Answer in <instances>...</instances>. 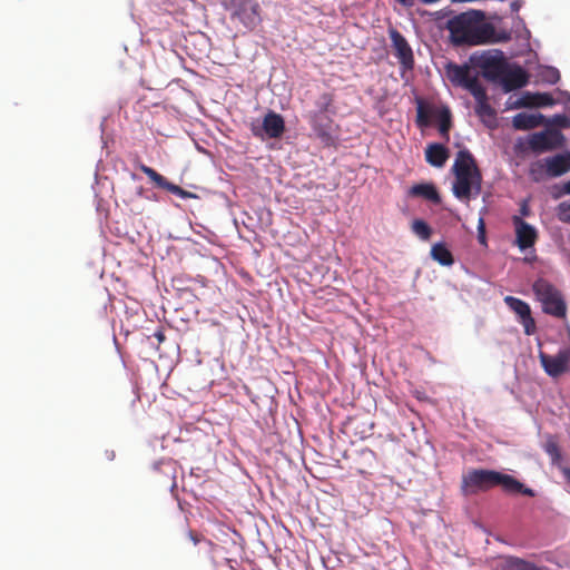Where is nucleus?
Wrapping results in <instances>:
<instances>
[{"mask_svg":"<svg viewBox=\"0 0 570 570\" xmlns=\"http://www.w3.org/2000/svg\"><path fill=\"white\" fill-rule=\"evenodd\" d=\"M481 11L462 12L446 22L451 42L454 46H476L488 42L493 35V27L483 21Z\"/></svg>","mask_w":570,"mask_h":570,"instance_id":"obj_1","label":"nucleus"},{"mask_svg":"<svg viewBox=\"0 0 570 570\" xmlns=\"http://www.w3.org/2000/svg\"><path fill=\"white\" fill-rule=\"evenodd\" d=\"M498 485L508 493H522L528 497L535 495L532 489L527 488L512 475L485 469H472L468 471L462 476L461 491L464 495H472L488 491Z\"/></svg>","mask_w":570,"mask_h":570,"instance_id":"obj_2","label":"nucleus"},{"mask_svg":"<svg viewBox=\"0 0 570 570\" xmlns=\"http://www.w3.org/2000/svg\"><path fill=\"white\" fill-rule=\"evenodd\" d=\"M452 171L455 177L452 191L458 199L470 200L471 197L481 193L482 175L474 157L468 149L456 154Z\"/></svg>","mask_w":570,"mask_h":570,"instance_id":"obj_3","label":"nucleus"},{"mask_svg":"<svg viewBox=\"0 0 570 570\" xmlns=\"http://www.w3.org/2000/svg\"><path fill=\"white\" fill-rule=\"evenodd\" d=\"M472 63L481 70L482 76L492 82H498L507 69V58L501 50L493 49L473 55Z\"/></svg>","mask_w":570,"mask_h":570,"instance_id":"obj_4","label":"nucleus"},{"mask_svg":"<svg viewBox=\"0 0 570 570\" xmlns=\"http://www.w3.org/2000/svg\"><path fill=\"white\" fill-rule=\"evenodd\" d=\"M533 292L542 304L544 313L556 317L566 315V303L560 292L547 279L539 278L533 284Z\"/></svg>","mask_w":570,"mask_h":570,"instance_id":"obj_5","label":"nucleus"},{"mask_svg":"<svg viewBox=\"0 0 570 570\" xmlns=\"http://www.w3.org/2000/svg\"><path fill=\"white\" fill-rule=\"evenodd\" d=\"M230 18L237 20L246 30H255L263 21L262 8L257 0H237L230 7Z\"/></svg>","mask_w":570,"mask_h":570,"instance_id":"obj_6","label":"nucleus"},{"mask_svg":"<svg viewBox=\"0 0 570 570\" xmlns=\"http://www.w3.org/2000/svg\"><path fill=\"white\" fill-rule=\"evenodd\" d=\"M446 78L453 86L462 87L471 92L474 86H481L478 76H471V68L469 65H458L455 62H448L444 66Z\"/></svg>","mask_w":570,"mask_h":570,"instance_id":"obj_7","label":"nucleus"},{"mask_svg":"<svg viewBox=\"0 0 570 570\" xmlns=\"http://www.w3.org/2000/svg\"><path fill=\"white\" fill-rule=\"evenodd\" d=\"M252 134L261 139L264 137L276 139L285 132V121L282 115L269 110L263 118L262 126L252 125Z\"/></svg>","mask_w":570,"mask_h":570,"instance_id":"obj_8","label":"nucleus"},{"mask_svg":"<svg viewBox=\"0 0 570 570\" xmlns=\"http://www.w3.org/2000/svg\"><path fill=\"white\" fill-rule=\"evenodd\" d=\"M394 56L397 58L400 65L404 70H411L414 67L413 51L406 39L396 29L389 30Z\"/></svg>","mask_w":570,"mask_h":570,"instance_id":"obj_9","label":"nucleus"},{"mask_svg":"<svg viewBox=\"0 0 570 570\" xmlns=\"http://www.w3.org/2000/svg\"><path fill=\"white\" fill-rule=\"evenodd\" d=\"M540 363L546 373L551 377H558L563 374L570 361V351L562 350L557 355H548L543 352L539 354Z\"/></svg>","mask_w":570,"mask_h":570,"instance_id":"obj_10","label":"nucleus"},{"mask_svg":"<svg viewBox=\"0 0 570 570\" xmlns=\"http://www.w3.org/2000/svg\"><path fill=\"white\" fill-rule=\"evenodd\" d=\"M563 136L559 130H546L534 132L529 139V146L533 151L542 153L561 146Z\"/></svg>","mask_w":570,"mask_h":570,"instance_id":"obj_11","label":"nucleus"},{"mask_svg":"<svg viewBox=\"0 0 570 570\" xmlns=\"http://www.w3.org/2000/svg\"><path fill=\"white\" fill-rule=\"evenodd\" d=\"M528 81L529 75L522 67L517 65L511 67L508 63L505 71L502 73V77L498 82L502 85V88L505 92H510L512 90L524 87Z\"/></svg>","mask_w":570,"mask_h":570,"instance_id":"obj_12","label":"nucleus"},{"mask_svg":"<svg viewBox=\"0 0 570 570\" xmlns=\"http://www.w3.org/2000/svg\"><path fill=\"white\" fill-rule=\"evenodd\" d=\"M504 302L520 317L524 333L527 335L533 334L535 331V322L531 316L529 304L513 296H507Z\"/></svg>","mask_w":570,"mask_h":570,"instance_id":"obj_13","label":"nucleus"},{"mask_svg":"<svg viewBox=\"0 0 570 570\" xmlns=\"http://www.w3.org/2000/svg\"><path fill=\"white\" fill-rule=\"evenodd\" d=\"M137 167L147 176L149 177L159 188L166 189L167 191L177 195L181 198H188L191 197V193L183 189L178 185H175L170 181H168L164 176L158 174L154 168L146 166L142 163H138Z\"/></svg>","mask_w":570,"mask_h":570,"instance_id":"obj_14","label":"nucleus"},{"mask_svg":"<svg viewBox=\"0 0 570 570\" xmlns=\"http://www.w3.org/2000/svg\"><path fill=\"white\" fill-rule=\"evenodd\" d=\"M513 223L515 226L518 246L521 249L533 246L537 240L535 229L518 216L513 217Z\"/></svg>","mask_w":570,"mask_h":570,"instance_id":"obj_15","label":"nucleus"},{"mask_svg":"<svg viewBox=\"0 0 570 570\" xmlns=\"http://www.w3.org/2000/svg\"><path fill=\"white\" fill-rule=\"evenodd\" d=\"M308 119L315 135L318 138H321L325 142L332 140V136L330 132L332 124L331 118H328L326 115H322L321 112H311Z\"/></svg>","mask_w":570,"mask_h":570,"instance_id":"obj_16","label":"nucleus"},{"mask_svg":"<svg viewBox=\"0 0 570 570\" xmlns=\"http://www.w3.org/2000/svg\"><path fill=\"white\" fill-rule=\"evenodd\" d=\"M554 105L553 97L548 92H524L515 102L517 108L522 107H547Z\"/></svg>","mask_w":570,"mask_h":570,"instance_id":"obj_17","label":"nucleus"},{"mask_svg":"<svg viewBox=\"0 0 570 570\" xmlns=\"http://www.w3.org/2000/svg\"><path fill=\"white\" fill-rule=\"evenodd\" d=\"M449 156V149L439 142L429 144L425 149V160L433 167H443Z\"/></svg>","mask_w":570,"mask_h":570,"instance_id":"obj_18","label":"nucleus"},{"mask_svg":"<svg viewBox=\"0 0 570 570\" xmlns=\"http://www.w3.org/2000/svg\"><path fill=\"white\" fill-rule=\"evenodd\" d=\"M547 174L559 177L570 170V154H559L546 159Z\"/></svg>","mask_w":570,"mask_h":570,"instance_id":"obj_19","label":"nucleus"},{"mask_svg":"<svg viewBox=\"0 0 570 570\" xmlns=\"http://www.w3.org/2000/svg\"><path fill=\"white\" fill-rule=\"evenodd\" d=\"M475 99V112L481 118L491 117L494 118L495 111L488 102V95L485 88L481 86H474L470 92Z\"/></svg>","mask_w":570,"mask_h":570,"instance_id":"obj_20","label":"nucleus"},{"mask_svg":"<svg viewBox=\"0 0 570 570\" xmlns=\"http://www.w3.org/2000/svg\"><path fill=\"white\" fill-rule=\"evenodd\" d=\"M546 122L542 114L519 112L512 119V125L518 130H530Z\"/></svg>","mask_w":570,"mask_h":570,"instance_id":"obj_21","label":"nucleus"},{"mask_svg":"<svg viewBox=\"0 0 570 570\" xmlns=\"http://www.w3.org/2000/svg\"><path fill=\"white\" fill-rule=\"evenodd\" d=\"M497 570H543L541 567L518 557H504L497 564Z\"/></svg>","mask_w":570,"mask_h":570,"instance_id":"obj_22","label":"nucleus"},{"mask_svg":"<svg viewBox=\"0 0 570 570\" xmlns=\"http://www.w3.org/2000/svg\"><path fill=\"white\" fill-rule=\"evenodd\" d=\"M409 196L421 197L432 203H440V195L433 184H416L409 189Z\"/></svg>","mask_w":570,"mask_h":570,"instance_id":"obj_23","label":"nucleus"},{"mask_svg":"<svg viewBox=\"0 0 570 570\" xmlns=\"http://www.w3.org/2000/svg\"><path fill=\"white\" fill-rule=\"evenodd\" d=\"M438 111L435 112L434 109L430 106H428L423 99L417 98L416 99V119L415 122L417 127L425 128L429 127L431 124V117L436 116Z\"/></svg>","mask_w":570,"mask_h":570,"instance_id":"obj_24","label":"nucleus"},{"mask_svg":"<svg viewBox=\"0 0 570 570\" xmlns=\"http://www.w3.org/2000/svg\"><path fill=\"white\" fill-rule=\"evenodd\" d=\"M431 257L442 266H451L454 263L452 253L443 243H436L432 246Z\"/></svg>","mask_w":570,"mask_h":570,"instance_id":"obj_25","label":"nucleus"},{"mask_svg":"<svg viewBox=\"0 0 570 570\" xmlns=\"http://www.w3.org/2000/svg\"><path fill=\"white\" fill-rule=\"evenodd\" d=\"M439 131L441 136L448 141L450 139L449 132L452 127V115L448 107L438 110Z\"/></svg>","mask_w":570,"mask_h":570,"instance_id":"obj_26","label":"nucleus"},{"mask_svg":"<svg viewBox=\"0 0 570 570\" xmlns=\"http://www.w3.org/2000/svg\"><path fill=\"white\" fill-rule=\"evenodd\" d=\"M334 102V95L331 92H323L316 100L317 110L315 112H321L325 115L330 112Z\"/></svg>","mask_w":570,"mask_h":570,"instance_id":"obj_27","label":"nucleus"},{"mask_svg":"<svg viewBox=\"0 0 570 570\" xmlns=\"http://www.w3.org/2000/svg\"><path fill=\"white\" fill-rule=\"evenodd\" d=\"M412 230L414 234H416L420 238H422L424 240L430 239V237L432 235L431 227L428 225V223H425L422 219H415L412 223Z\"/></svg>","mask_w":570,"mask_h":570,"instance_id":"obj_28","label":"nucleus"},{"mask_svg":"<svg viewBox=\"0 0 570 570\" xmlns=\"http://www.w3.org/2000/svg\"><path fill=\"white\" fill-rule=\"evenodd\" d=\"M546 453L550 456L553 465L559 464L562 461L559 445L554 441H548L544 445Z\"/></svg>","mask_w":570,"mask_h":570,"instance_id":"obj_29","label":"nucleus"},{"mask_svg":"<svg viewBox=\"0 0 570 570\" xmlns=\"http://www.w3.org/2000/svg\"><path fill=\"white\" fill-rule=\"evenodd\" d=\"M542 78L544 81H547L551 85L557 83L560 80L559 70L553 67H548L542 72Z\"/></svg>","mask_w":570,"mask_h":570,"instance_id":"obj_30","label":"nucleus"},{"mask_svg":"<svg viewBox=\"0 0 570 570\" xmlns=\"http://www.w3.org/2000/svg\"><path fill=\"white\" fill-rule=\"evenodd\" d=\"M558 217L561 222L570 223V203H561L558 206Z\"/></svg>","mask_w":570,"mask_h":570,"instance_id":"obj_31","label":"nucleus"},{"mask_svg":"<svg viewBox=\"0 0 570 570\" xmlns=\"http://www.w3.org/2000/svg\"><path fill=\"white\" fill-rule=\"evenodd\" d=\"M188 537L189 539L193 541L194 544H198L200 543L202 541H205L207 542L208 544H212L210 541H207L202 534L195 532V531H188Z\"/></svg>","mask_w":570,"mask_h":570,"instance_id":"obj_32","label":"nucleus"},{"mask_svg":"<svg viewBox=\"0 0 570 570\" xmlns=\"http://www.w3.org/2000/svg\"><path fill=\"white\" fill-rule=\"evenodd\" d=\"M556 466H558L561 470V472L564 475L566 480L570 483V466L564 465L562 463V461L559 462V464H556Z\"/></svg>","mask_w":570,"mask_h":570,"instance_id":"obj_33","label":"nucleus"},{"mask_svg":"<svg viewBox=\"0 0 570 570\" xmlns=\"http://www.w3.org/2000/svg\"><path fill=\"white\" fill-rule=\"evenodd\" d=\"M237 0H220V4L225 10L230 9V7L235 6Z\"/></svg>","mask_w":570,"mask_h":570,"instance_id":"obj_34","label":"nucleus"},{"mask_svg":"<svg viewBox=\"0 0 570 570\" xmlns=\"http://www.w3.org/2000/svg\"><path fill=\"white\" fill-rule=\"evenodd\" d=\"M396 1L405 7H413L415 3V0H396Z\"/></svg>","mask_w":570,"mask_h":570,"instance_id":"obj_35","label":"nucleus"},{"mask_svg":"<svg viewBox=\"0 0 570 570\" xmlns=\"http://www.w3.org/2000/svg\"><path fill=\"white\" fill-rule=\"evenodd\" d=\"M155 337L158 340L159 343H163L165 341V334L161 331L156 332Z\"/></svg>","mask_w":570,"mask_h":570,"instance_id":"obj_36","label":"nucleus"},{"mask_svg":"<svg viewBox=\"0 0 570 570\" xmlns=\"http://www.w3.org/2000/svg\"><path fill=\"white\" fill-rule=\"evenodd\" d=\"M535 167H542L539 163L537 164H533L532 167H531V174H534L535 173Z\"/></svg>","mask_w":570,"mask_h":570,"instance_id":"obj_37","label":"nucleus"},{"mask_svg":"<svg viewBox=\"0 0 570 570\" xmlns=\"http://www.w3.org/2000/svg\"><path fill=\"white\" fill-rule=\"evenodd\" d=\"M566 191L570 194V180L564 186Z\"/></svg>","mask_w":570,"mask_h":570,"instance_id":"obj_38","label":"nucleus"},{"mask_svg":"<svg viewBox=\"0 0 570 570\" xmlns=\"http://www.w3.org/2000/svg\"><path fill=\"white\" fill-rule=\"evenodd\" d=\"M480 228L483 230V220L480 219Z\"/></svg>","mask_w":570,"mask_h":570,"instance_id":"obj_39","label":"nucleus"}]
</instances>
